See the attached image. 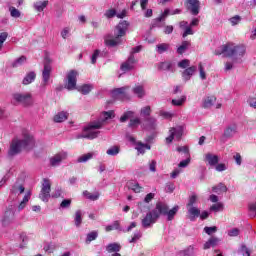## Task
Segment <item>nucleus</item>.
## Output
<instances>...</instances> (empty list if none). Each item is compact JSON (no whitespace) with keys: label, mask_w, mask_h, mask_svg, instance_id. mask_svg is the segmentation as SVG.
Segmentation results:
<instances>
[{"label":"nucleus","mask_w":256,"mask_h":256,"mask_svg":"<svg viewBox=\"0 0 256 256\" xmlns=\"http://www.w3.org/2000/svg\"><path fill=\"white\" fill-rule=\"evenodd\" d=\"M13 99L16 101V103H20V105H23L24 107H29L33 105V95L31 93H15L13 94Z\"/></svg>","instance_id":"nucleus-6"},{"label":"nucleus","mask_w":256,"mask_h":256,"mask_svg":"<svg viewBox=\"0 0 256 256\" xmlns=\"http://www.w3.org/2000/svg\"><path fill=\"white\" fill-rule=\"evenodd\" d=\"M195 255V246L190 245L185 250L181 252V256H194Z\"/></svg>","instance_id":"nucleus-43"},{"label":"nucleus","mask_w":256,"mask_h":256,"mask_svg":"<svg viewBox=\"0 0 256 256\" xmlns=\"http://www.w3.org/2000/svg\"><path fill=\"white\" fill-rule=\"evenodd\" d=\"M204 232L207 234V235H213V233H217V227L216 226H212V227H205L204 228Z\"/></svg>","instance_id":"nucleus-57"},{"label":"nucleus","mask_w":256,"mask_h":256,"mask_svg":"<svg viewBox=\"0 0 256 256\" xmlns=\"http://www.w3.org/2000/svg\"><path fill=\"white\" fill-rule=\"evenodd\" d=\"M140 115L144 119L151 117V106H145V107L141 108Z\"/></svg>","instance_id":"nucleus-42"},{"label":"nucleus","mask_w":256,"mask_h":256,"mask_svg":"<svg viewBox=\"0 0 256 256\" xmlns=\"http://www.w3.org/2000/svg\"><path fill=\"white\" fill-rule=\"evenodd\" d=\"M77 75H78V73L75 70H72L67 74L66 89H68V91H73V89H76Z\"/></svg>","instance_id":"nucleus-11"},{"label":"nucleus","mask_w":256,"mask_h":256,"mask_svg":"<svg viewBox=\"0 0 256 256\" xmlns=\"http://www.w3.org/2000/svg\"><path fill=\"white\" fill-rule=\"evenodd\" d=\"M36 77L37 74H35V72H29L22 81L23 85H30V83H33L35 81Z\"/></svg>","instance_id":"nucleus-33"},{"label":"nucleus","mask_w":256,"mask_h":256,"mask_svg":"<svg viewBox=\"0 0 256 256\" xmlns=\"http://www.w3.org/2000/svg\"><path fill=\"white\" fill-rule=\"evenodd\" d=\"M128 188L134 191V193H141L143 189V187H141L137 182H129Z\"/></svg>","instance_id":"nucleus-40"},{"label":"nucleus","mask_w":256,"mask_h":256,"mask_svg":"<svg viewBox=\"0 0 256 256\" xmlns=\"http://www.w3.org/2000/svg\"><path fill=\"white\" fill-rule=\"evenodd\" d=\"M35 147V138L30 134H24L22 139L14 138L8 150V157H15L21 151H31Z\"/></svg>","instance_id":"nucleus-2"},{"label":"nucleus","mask_w":256,"mask_h":256,"mask_svg":"<svg viewBox=\"0 0 256 256\" xmlns=\"http://www.w3.org/2000/svg\"><path fill=\"white\" fill-rule=\"evenodd\" d=\"M215 101H217V98H215V96H209L204 99L202 107L204 109H210V107H213V105L215 104Z\"/></svg>","instance_id":"nucleus-30"},{"label":"nucleus","mask_w":256,"mask_h":256,"mask_svg":"<svg viewBox=\"0 0 256 256\" xmlns=\"http://www.w3.org/2000/svg\"><path fill=\"white\" fill-rule=\"evenodd\" d=\"M142 129H147L148 131H153L157 129V119L155 117H148L144 119L141 124Z\"/></svg>","instance_id":"nucleus-13"},{"label":"nucleus","mask_w":256,"mask_h":256,"mask_svg":"<svg viewBox=\"0 0 256 256\" xmlns=\"http://www.w3.org/2000/svg\"><path fill=\"white\" fill-rule=\"evenodd\" d=\"M132 93L138 97V99H143L145 97L146 92H145V86L143 84H136L132 88Z\"/></svg>","instance_id":"nucleus-18"},{"label":"nucleus","mask_w":256,"mask_h":256,"mask_svg":"<svg viewBox=\"0 0 256 256\" xmlns=\"http://www.w3.org/2000/svg\"><path fill=\"white\" fill-rule=\"evenodd\" d=\"M247 53V46L245 44H235L228 42L214 51V55H224V57H235L241 59Z\"/></svg>","instance_id":"nucleus-3"},{"label":"nucleus","mask_w":256,"mask_h":256,"mask_svg":"<svg viewBox=\"0 0 256 256\" xmlns=\"http://www.w3.org/2000/svg\"><path fill=\"white\" fill-rule=\"evenodd\" d=\"M238 126L236 123L229 124L226 126L223 132L224 139H233L235 137L236 133H238Z\"/></svg>","instance_id":"nucleus-12"},{"label":"nucleus","mask_w":256,"mask_h":256,"mask_svg":"<svg viewBox=\"0 0 256 256\" xmlns=\"http://www.w3.org/2000/svg\"><path fill=\"white\" fill-rule=\"evenodd\" d=\"M49 63H51V60L49 58H46L44 63V69L42 71V87H47L51 79V71L53 70V68H51V64Z\"/></svg>","instance_id":"nucleus-8"},{"label":"nucleus","mask_w":256,"mask_h":256,"mask_svg":"<svg viewBox=\"0 0 256 256\" xmlns=\"http://www.w3.org/2000/svg\"><path fill=\"white\" fill-rule=\"evenodd\" d=\"M187 209L188 219L191 221H195V219L201 215V210L195 206L187 207Z\"/></svg>","instance_id":"nucleus-22"},{"label":"nucleus","mask_w":256,"mask_h":256,"mask_svg":"<svg viewBox=\"0 0 256 256\" xmlns=\"http://www.w3.org/2000/svg\"><path fill=\"white\" fill-rule=\"evenodd\" d=\"M15 218V212L13 210H6L2 218L3 225H9L11 221Z\"/></svg>","instance_id":"nucleus-24"},{"label":"nucleus","mask_w":256,"mask_h":256,"mask_svg":"<svg viewBox=\"0 0 256 256\" xmlns=\"http://www.w3.org/2000/svg\"><path fill=\"white\" fill-rule=\"evenodd\" d=\"M93 89V85L90 84H84L83 86H81L78 91H80V93H82V95H89V93H91Z\"/></svg>","instance_id":"nucleus-41"},{"label":"nucleus","mask_w":256,"mask_h":256,"mask_svg":"<svg viewBox=\"0 0 256 256\" xmlns=\"http://www.w3.org/2000/svg\"><path fill=\"white\" fill-rule=\"evenodd\" d=\"M25 63H27V57L21 56L12 63V67H21V65H25Z\"/></svg>","instance_id":"nucleus-44"},{"label":"nucleus","mask_w":256,"mask_h":256,"mask_svg":"<svg viewBox=\"0 0 256 256\" xmlns=\"http://www.w3.org/2000/svg\"><path fill=\"white\" fill-rule=\"evenodd\" d=\"M190 65H191V61H189V59H184V60L178 62V67L180 69H189Z\"/></svg>","instance_id":"nucleus-52"},{"label":"nucleus","mask_w":256,"mask_h":256,"mask_svg":"<svg viewBox=\"0 0 256 256\" xmlns=\"http://www.w3.org/2000/svg\"><path fill=\"white\" fill-rule=\"evenodd\" d=\"M97 237H99V232H97V231H92V232L88 233L86 236V243H91V241H95V239H97Z\"/></svg>","instance_id":"nucleus-49"},{"label":"nucleus","mask_w":256,"mask_h":256,"mask_svg":"<svg viewBox=\"0 0 256 256\" xmlns=\"http://www.w3.org/2000/svg\"><path fill=\"white\" fill-rule=\"evenodd\" d=\"M161 213H167V206L163 202H157L155 209L148 212L142 219V227L149 229V227L155 225L157 220L161 217Z\"/></svg>","instance_id":"nucleus-5"},{"label":"nucleus","mask_w":256,"mask_h":256,"mask_svg":"<svg viewBox=\"0 0 256 256\" xmlns=\"http://www.w3.org/2000/svg\"><path fill=\"white\" fill-rule=\"evenodd\" d=\"M210 211H213L214 213H219V211H223V203L218 202L216 204H213L210 207Z\"/></svg>","instance_id":"nucleus-50"},{"label":"nucleus","mask_w":256,"mask_h":256,"mask_svg":"<svg viewBox=\"0 0 256 256\" xmlns=\"http://www.w3.org/2000/svg\"><path fill=\"white\" fill-rule=\"evenodd\" d=\"M249 211H250V217H256V206H255V204H250Z\"/></svg>","instance_id":"nucleus-64"},{"label":"nucleus","mask_w":256,"mask_h":256,"mask_svg":"<svg viewBox=\"0 0 256 256\" xmlns=\"http://www.w3.org/2000/svg\"><path fill=\"white\" fill-rule=\"evenodd\" d=\"M141 125V119L140 118H132L130 119V122L128 124V127L131 129H137Z\"/></svg>","instance_id":"nucleus-45"},{"label":"nucleus","mask_w":256,"mask_h":256,"mask_svg":"<svg viewBox=\"0 0 256 256\" xmlns=\"http://www.w3.org/2000/svg\"><path fill=\"white\" fill-rule=\"evenodd\" d=\"M155 51L156 53H158V55H163V53H167L168 51H171V44L159 43L156 45Z\"/></svg>","instance_id":"nucleus-23"},{"label":"nucleus","mask_w":256,"mask_h":256,"mask_svg":"<svg viewBox=\"0 0 256 256\" xmlns=\"http://www.w3.org/2000/svg\"><path fill=\"white\" fill-rule=\"evenodd\" d=\"M83 223V211L77 210L74 214V225L76 227H81Z\"/></svg>","instance_id":"nucleus-29"},{"label":"nucleus","mask_w":256,"mask_h":256,"mask_svg":"<svg viewBox=\"0 0 256 256\" xmlns=\"http://www.w3.org/2000/svg\"><path fill=\"white\" fill-rule=\"evenodd\" d=\"M200 5L199 0H188V9H190L192 15H199Z\"/></svg>","instance_id":"nucleus-21"},{"label":"nucleus","mask_w":256,"mask_h":256,"mask_svg":"<svg viewBox=\"0 0 256 256\" xmlns=\"http://www.w3.org/2000/svg\"><path fill=\"white\" fill-rule=\"evenodd\" d=\"M60 207L62 209H69L71 207V199H65L61 202Z\"/></svg>","instance_id":"nucleus-61"},{"label":"nucleus","mask_w":256,"mask_h":256,"mask_svg":"<svg viewBox=\"0 0 256 256\" xmlns=\"http://www.w3.org/2000/svg\"><path fill=\"white\" fill-rule=\"evenodd\" d=\"M240 22H241V16H239V15H236V16L230 18V23L233 26L239 25Z\"/></svg>","instance_id":"nucleus-60"},{"label":"nucleus","mask_w":256,"mask_h":256,"mask_svg":"<svg viewBox=\"0 0 256 256\" xmlns=\"http://www.w3.org/2000/svg\"><path fill=\"white\" fill-rule=\"evenodd\" d=\"M136 63L137 60H135V56L130 55L128 60L121 65V70L124 72L131 71Z\"/></svg>","instance_id":"nucleus-17"},{"label":"nucleus","mask_w":256,"mask_h":256,"mask_svg":"<svg viewBox=\"0 0 256 256\" xmlns=\"http://www.w3.org/2000/svg\"><path fill=\"white\" fill-rule=\"evenodd\" d=\"M187 101V96L183 95L180 99H172V105L175 107H181L183 103Z\"/></svg>","instance_id":"nucleus-47"},{"label":"nucleus","mask_w":256,"mask_h":256,"mask_svg":"<svg viewBox=\"0 0 256 256\" xmlns=\"http://www.w3.org/2000/svg\"><path fill=\"white\" fill-rule=\"evenodd\" d=\"M9 11H10L11 17H14L16 19L21 17V12L17 8H15V7H13V6L10 7Z\"/></svg>","instance_id":"nucleus-53"},{"label":"nucleus","mask_w":256,"mask_h":256,"mask_svg":"<svg viewBox=\"0 0 256 256\" xmlns=\"http://www.w3.org/2000/svg\"><path fill=\"white\" fill-rule=\"evenodd\" d=\"M141 237V232H135L133 237L129 240V243H137V241H139Z\"/></svg>","instance_id":"nucleus-58"},{"label":"nucleus","mask_w":256,"mask_h":256,"mask_svg":"<svg viewBox=\"0 0 256 256\" xmlns=\"http://www.w3.org/2000/svg\"><path fill=\"white\" fill-rule=\"evenodd\" d=\"M69 114L67 112H59L54 116L55 123H63V121H67Z\"/></svg>","instance_id":"nucleus-31"},{"label":"nucleus","mask_w":256,"mask_h":256,"mask_svg":"<svg viewBox=\"0 0 256 256\" xmlns=\"http://www.w3.org/2000/svg\"><path fill=\"white\" fill-rule=\"evenodd\" d=\"M31 199V191H28L24 197L23 200L20 202V204L18 205V210L19 211H23L24 207H27V203H29V200Z\"/></svg>","instance_id":"nucleus-32"},{"label":"nucleus","mask_w":256,"mask_h":256,"mask_svg":"<svg viewBox=\"0 0 256 256\" xmlns=\"http://www.w3.org/2000/svg\"><path fill=\"white\" fill-rule=\"evenodd\" d=\"M172 67L173 64L171 62H162L159 64L158 69H160V71H171Z\"/></svg>","instance_id":"nucleus-48"},{"label":"nucleus","mask_w":256,"mask_h":256,"mask_svg":"<svg viewBox=\"0 0 256 256\" xmlns=\"http://www.w3.org/2000/svg\"><path fill=\"white\" fill-rule=\"evenodd\" d=\"M127 29H129V22L125 20L121 21L114 30V38H111V36L105 37V45H107V47H117V45H121V37H125Z\"/></svg>","instance_id":"nucleus-4"},{"label":"nucleus","mask_w":256,"mask_h":256,"mask_svg":"<svg viewBox=\"0 0 256 256\" xmlns=\"http://www.w3.org/2000/svg\"><path fill=\"white\" fill-rule=\"evenodd\" d=\"M65 159H67V152H60L50 158V165L52 167H58V165H61V163L65 161Z\"/></svg>","instance_id":"nucleus-14"},{"label":"nucleus","mask_w":256,"mask_h":256,"mask_svg":"<svg viewBox=\"0 0 256 256\" xmlns=\"http://www.w3.org/2000/svg\"><path fill=\"white\" fill-rule=\"evenodd\" d=\"M241 233V230L238 228H232L231 230L228 231V236L229 237H239V234Z\"/></svg>","instance_id":"nucleus-55"},{"label":"nucleus","mask_w":256,"mask_h":256,"mask_svg":"<svg viewBox=\"0 0 256 256\" xmlns=\"http://www.w3.org/2000/svg\"><path fill=\"white\" fill-rule=\"evenodd\" d=\"M120 151H121V149L119 148V146H112L106 151V153H107V155H110L111 157H115V155H119Z\"/></svg>","instance_id":"nucleus-46"},{"label":"nucleus","mask_w":256,"mask_h":256,"mask_svg":"<svg viewBox=\"0 0 256 256\" xmlns=\"http://www.w3.org/2000/svg\"><path fill=\"white\" fill-rule=\"evenodd\" d=\"M212 191L218 193V195H220V193H227V186L223 183H219L217 186L212 187Z\"/></svg>","instance_id":"nucleus-36"},{"label":"nucleus","mask_w":256,"mask_h":256,"mask_svg":"<svg viewBox=\"0 0 256 256\" xmlns=\"http://www.w3.org/2000/svg\"><path fill=\"white\" fill-rule=\"evenodd\" d=\"M39 197L41 201H44L45 203H47L51 197V181H49L47 178H44L43 180Z\"/></svg>","instance_id":"nucleus-7"},{"label":"nucleus","mask_w":256,"mask_h":256,"mask_svg":"<svg viewBox=\"0 0 256 256\" xmlns=\"http://www.w3.org/2000/svg\"><path fill=\"white\" fill-rule=\"evenodd\" d=\"M47 5H49L48 0L36 1V2H34L33 7H34L35 11H38V13H41L42 11L45 10Z\"/></svg>","instance_id":"nucleus-26"},{"label":"nucleus","mask_w":256,"mask_h":256,"mask_svg":"<svg viewBox=\"0 0 256 256\" xmlns=\"http://www.w3.org/2000/svg\"><path fill=\"white\" fill-rule=\"evenodd\" d=\"M220 242L221 239L213 236L204 244L203 249L207 250L211 249V247H217V245H219Z\"/></svg>","instance_id":"nucleus-25"},{"label":"nucleus","mask_w":256,"mask_h":256,"mask_svg":"<svg viewBox=\"0 0 256 256\" xmlns=\"http://www.w3.org/2000/svg\"><path fill=\"white\" fill-rule=\"evenodd\" d=\"M247 103L250 107H252L253 109H256V98L255 97L248 98Z\"/></svg>","instance_id":"nucleus-63"},{"label":"nucleus","mask_w":256,"mask_h":256,"mask_svg":"<svg viewBox=\"0 0 256 256\" xmlns=\"http://www.w3.org/2000/svg\"><path fill=\"white\" fill-rule=\"evenodd\" d=\"M198 69L200 73V79L205 81V79H207V73L205 72V68H203V64L199 63Z\"/></svg>","instance_id":"nucleus-54"},{"label":"nucleus","mask_w":256,"mask_h":256,"mask_svg":"<svg viewBox=\"0 0 256 256\" xmlns=\"http://www.w3.org/2000/svg\"><path fill=\"white\" fill-rule=\"evenodd\" d=\"M135 149L138 151V153H145V151H147V149H151V146L149 144H143L141 142H138Z\"/></svg>","instance_id":"nucleus-39"},{"label":"nucleus","mask_w":256,"mask_h":256,"mask_svg":"<svg viewBox=\"0 0 256 256\" xmlns=\"http://www.w3.org/2000/svg\"><path fill=\"white\" fill-rule=\"evenodd\" d=\"M104 15L107 19H113V17L117 15V11L115 9H109L105 12Z\"/></svg>","instance_id":"nucleus-56"},{"label":"nucleus","mask_w":256,"mask_h":256,"mask_svg":"<svg viewBox=\"0 0 256 256\" xmlns=\"http://www.w3.org/2000/svg\"><path fill=\"white\" fill-rule=\"evenodd\" d=\"M195 203H197V195L193 194L189 198V201L187 203V207H194L193 205H195Z\"/></svg>","instance_id":"nucleus-59"},{"label":"nucleus","mask_w":256,"mask_h":256,"mask_svg":"<svg viewBox=\"0 0 256 256\" xmlns=\"http://www.w3.org/2000/svg\"><path fill=\"white\" fill-rule=\"evenodd\" d=\"M133 111H127L120 117V123H125V121H128L133 117Z\"/></svg>","instance_id":"nucleus-51"},{"label":"nucleus","mask_w":256,"mask_h":256,"mask_svg":"<svg viewBox=\"0 0 256 256\" xmlns=\"http://www.w3.org/2000/svg\"><path fill=\"white\" fill-rule=\"evenodd\" d=\"M177 13H181V10L176 9L171 12V10L165 9L164 13H162L161 16H159L158 18H156L154 20L155 21L154 25L157 27V23H161V21H165V19H167V17H169V15H177Z\"/></svg>","instance_id":"nucleus-15"},{"label":"nucleus","mask_w":256,"mask_h":256,"mask_svg":"<svg viewBox=\"0 0 256 256\" xmlns=\"http://www.w3.org/2000/svg\"><path fill=\"white\" fill-rule=\"evenodd\" d=\"M197 71V66H190L188 68H186L183 72H182V78L184 81H190L191 77H193V75H195V72Z\"/></svg>","instance_id":"nucleus-20"},{"label":"nucleus","mask_w":256,"mask_h":256,"mask_svg":"<svg viewBox=\"0 0 256 256\" xmlns=\"http://www.w3.org/2000/svg\"><path fill=\"white\" fill-rule=\"evenodd\" d=\"M105 231L107 233L110 231H121V224L119 221H114L111 225L106 226Z\"/></svg>","instance_id":"nucleus-35"},{"label":"nucleus","mask_w":256,"mask_h":256,"mask_svg":"<svg viewBox=\"0 0 256 256\" xmlns=\"http://www.w3.org/2000/svg\"><path fill=\"white\" fill-rule=\"evenodd\" d=\"M166 206V213H160V215H167L168 221H173L175 215H177V211H179V206L173 207L169 210V206L165 202H162Z\"/></svg>","instance_id":"nucleus-19"},{"label":"nucleus","mask_w":256,"mask_h":256,"mask_svg":"<svg viewBox=\"0 0 256 256\" xmlns=\"http://www.w3.org/2000/svg\"><path fill=\"white\" fill-rule=\"evenodd\" d=\"M83 195L84 197H86V199H89L90 201H97V199H99L100 197L99 192L91 193L87 190L83 192Z\"/></svg>","instance_id":"nucleus-37"},{"label":"nucleus","mask_w":256,"mask_h":256,"mask_svg":"<svg viewBox=\"0 0 256 256\" xmlns=\"http://www.w3.org/2000/svg\"><path fill=\"white\" fill-rule=\"evenodd\" d=\"M205 163H208L210 167H215L219 163V156L213 153H207L204 156Z\"/></svg>","instance_id":"nucleus-16"},{"label":"nucleus","mask_w":256,"mask_h":256,"mask_svg":"<svg viewBox=\"0 0 256 256\" xmlns=\"http://www.w3.org/2000/svg\"><path fill=\"white\" fill-rule=\"evenodd\" d=\"M189 47H191V42L183 41L182 44L177 48L178 55H183V53H185Z\"/></svg>","instance_id":"nucleus-34"},{"label":"nucleus","mask_w":256,"mask_h":256,"mask_svg":"<svg viewBox=\"0 0 256 256\" xmlns=\"http://www.w3.org/2000/svg\"><path fill=\"white\" fill-rule=\"evenodd\" d=\"M195 32L193 29H191V26L186 27L184 33L182 34V37L185 39L188 35H193Z\"/></svg>","instance_id":"nucleus-62"},{"label":"nucleus","mask_w":256,"mask_h":256,"mask_svg":"<svg viewBox=\"0 0 256 256\" xmlns=\"http://www.w3.org/2000/svg\"><path fill=\"white\" fill-rule=\"evenodd\" d=\"M106 251L108 253H119L121 251V244H119V243H110L106 246Z\"/></svg>","instance_id":"nucleus-28"},{"label":"nucleus","mask_w":256,"mask_h":256,"mask_svg":"<svg viewBox=\"0 0 256 256\" xmlns=\"http://www.w3.org/2000/svg\"><path fill=\"white\" fill-rule=\"evenodd\" d=\"M114 117V111L103 112L100 116V119L87 125L84 128L82 134L77 136V139H97L99 136V131H97V129H101V127L105 125L106 121H109V119H113Z\"/></svg>","instance_id":"nucleus-1"},{"label":"nucleus","mask_w":256,"mask_h":256,"mask_svg":"<svg viewBox=\"0 0 256 256\" xmlns=\"http://www.w3.org/2000/svg\"><path fill=\"white\" fill-rule=\"evenodd\" d=\"M95 153L89 152L87 154H83L82 156L78 157V163H87L92 157H94Z\"/></svg>","instance_id":"nucleus-38"},{"label":"nucleus","mask_w":256,"mask_h":256,"mask_svg":"<svg viewBox=\"0 0 256 256\" xmlns=\"http://www.w3.org/2000/svg\"><path fill=\"white\" fill-rule=\"evenodd\" d=\"M22 193H25V186L21 184H14L11 188V194L12 195H22Z\"/></svg>","instance_id":"nucleus-27"},{"label":"nucleus","mask_w":256,"mask_h":256,"mask_svg":"<svg viewBox=\"0 0 256 256\" xmlns=\"http://www.w3.org/2000/svg\"><path fill=\"white\" fill-rule=\"evenodd\" d=\"M129 86H124L121 88H116L112 91V97L115 99H120L121 101H129L131 97L127 94Z\"/></svg>","instance_id":"nucleus-10"},{"label":"nucleus","mask_w":256,"mask_h":256,"mask_svg":"<svg viewBox=\"0 0 256 256\" xmlns=\"http://www.w3.org/2000/svg\"><path fill=\"white\" fill-rule=\"evenodd\" d=\"M183 137V126L172 127L169 130V136L166 138V143H173V139L180 141Z\"/></svg>","instance_id":"nucleus-9"}]
</instances>
